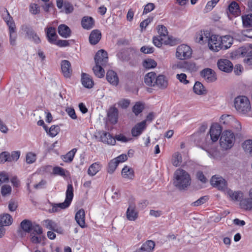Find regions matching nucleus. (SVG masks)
<instances>
[{
	"mask_svg": "<svg viewBox=\"0 0 252 252\" xmlns=\"http://www.w3.org/2000/svg\"><path fill=\"white\" fill-rule=\"evenodd\" d=\"M191 178L189 173L182 169H178L174 174L173 184L180 190H184L189 187Z\"/></svg>",
	"mask_w": 252,
	"mask_h": 252,
	"instance_id": "nucleus-1",
	"label": "nucleus"
},
{
	"mask_svg": "<svg viewBox=\"0 0 252 252\" xmlns=\"http://www.w3.org/2000/svg\"><path fill=\"white\" fill-rule=\"evenodd\" d=\"M234 105L236 111L241 114H246L251 109L249 99L243 95L238 96L234 99Z\"/></svg>",
	"mask_w": 252,
	"mask_h": 252,
	"instance_id": "nucleus-2",
	"label": "nucleus"
},
{
	"mask_svg": "<svg viewBox=\"0 0 252 252\" xmlns=\"http://www.w3.org/2000/svg\"><path fill=\"white\" fill-rule=\"evenodd\" d=\"M235 141V136L231 130H226L222 132L220 137V143L223 149H230L233 146Z\"/></svg>",
	"mask_w": 252,
	"mask_h": 252,
	"instance_id": "nucleus-3",
	"label": "nucleus"
},
{
	"mask_svg": "<svg viewBox=\"0 0 252 252\" xmlns=\"http://www.w3.org/2000/svg\"><path fill=\"white\" fill-rule=\"evenodd\" d=\"M73 197V188L71 184L67 185L65 192V199L63 203L55 204L53 205L52 211L58 212L60 209H64L67 208L70 204Z\"/></svg>",
	"mask_w": 252,
	"mask_h": 252,
	"instance_id": "nucleus-4",
	"label": "nucleus"
},
{
	"mask_svg": "<svg viewBox=\"0 0 252 252\" xmlns=\"http://www.w3.org/2000/svg\"><path fill=\"white\" fill-rule=\"evenodd\" d=\"M192 50L186 44H181L176 49V57L179 60H186L191 57Z\"/></svg>",
	"mask_w": 252,
	"mask_h": 252,
	"instance_id": "nucleus-5",
	"label": "nucleus"
},
{
	"mask_svg": "<svg viewBox=\"0 0 252 252\" xmlns=\"http://www.w3.org/2000/svg\"><path fill=\"white\" fill-rule=\"evenodd\" d=\"M128 203V207L126 212V218L128 220L134 221L138 217V212L136 210L134 199H129Z\"/></svg>",
	"mask_w": 252,
	"mask_h": 252,
	"instance_id": "nucleus-6",
	"label": "nucleus"
},
{
	"mask_svg": "<svg viewBox=\"0 0 252 252\" xmlns=\"http://www.w3.org/2000/svg\"><path fill=\"white\" fill-rule=\"evenodd\" d=\"M21 30L26 33L27 37L29 40L36 44L40 43V38L31 27L24 25L21 26Z\"/></svg>",
	"mask_w": 252,
	"mask_h": 252,
	"instance_id": "nucleus-7",
	"label": "nucleus"
},
{
	"mask_svg": "<svg viewBox=\"0 0 252 252\" xmlns=\"http://www.w3.org/2000/svg\"><path fill=\"white\" fill-rule=\"evenodd\" d=\"M220 122L221 124L232 126H233V124H235L238 130L241 128L240 123L235 120L234 117L230 115H222L220 118Z\"/></svg>",
	"mask_w": 252,
	"mask_h": 252,
	"instance_id": "nucleus-8",
	"label": "nucleus"
},
{
	"mask_svg": "<svg viewBox=\"0 0 252 252\" xmlns=\"http://www.w3.org/2000/svg\"><path fill=\"white\" fill-rule=\"evenodd\" d=\"M108 60L107 53L103 49L98 51L94 57L95 64L105 66L108 63Z\"/></svg>",
	"mask_w": 252,
	"mask_h": 252,
	"instance_id": "nucleus-9",
	"label": "nucleus"
},
{
	"mask_svg": "<svg viewBox=\"0 0 252 252\" xmlns=\"http://www.w3.org/2000/svg\"><path fill=\"white\" fill-rule=\"evenodd\" d=\"M212 186L218 188L219 190H224L226 188V182L221 177L215 175L210 180Z\"/></svg>",
	"mask_w": 252,
	"mask_h": 252,
	"instance_id": "nucleus-10",
	"label": "nucleus"
},
{
	"mask_svg": "<svg viewBox=\"0 0 252 252\" xmlns=\"http://www.w3.org/2000/svg\"><path fill=\"white\" fill-rule=\"evenodd\" d=\"M220 37L216 35H212L208 44L209 48L213 52H218L221 49Z\"/></svg>",
	"mask_w": 252,
	"mask_h": 252,
	"instance_id": "nucleus-11",
	"label": "nucleus"
},
{
	"mask_svg": "<svg viewBox=\"0 0 252 252\" xmlns=\"http://www.w3.org/2000/svg\"><path fill=\"white\" fill-rule=\"evenodd\" d=\"M212 35L208 31H201L196 34L195 41L201 44L208 43L211 39Z\"/></svg>",
	"mask_w": 252,
	"mask_h": 252,
	"instance_id": "nucleus-12",
	"label": "nucleus"
},
{
	"mask_svg": "<svg viewBox=\"0 0 252 252\" xmlns=\"http://www.w3.org/2000/svg\"><path fill=\"white\" fill-rule=\"evenodd\" d=\"M217 64L219 69L222 71L230 72L232 70L233 64L227 59H221L219 60L218 61Z\"/></svg>",
	"mask_w": 252,
	"mask_h": 252,
	"instance_id": "nucleus-13",
	"label": "nucleus"
},
{
	"mask_svg": "<svg viewBox=\"0 0 252 252\" xmlns=\"http://www.w3.org/2000/svg\"><path fill=\"white\" fill-rule=\"evenodd\" d=\"M221 131V127L219 125L215 124L211 126L209 132L212 141L216 142L219 139Z\"/></svg>",
	"mask_w": 252,
	"mask_h": 252,
	"instance_id": "nucleus-14",
	"label": "nucleus"
},
{
	"mask_svg": "<svg viewBox=\"0 0 252 252\" xmlns=\"http://www.w3.org/2000/svg\"><path fill=\"white\" fill-rule=\"evenodd\" d=\"M201 76L207 82H213L216 80L215 72L210 68H206L201 72Z\"/></svg>",
	"mask_w": 252,
	"mask_h": 252,
	"instance_id": "nucleus-15",
	"label": "nucleus"
},
{
	"mask_svg": "<svg viewBox=\"0 0 252 252\" xmlns=\"http://www.w3.org/2000/svg\"><path fill=\"white\" fill-rule=\"evenodd\" d=\"M62 72L66 78H69L72 74V68L70 63L67 60H63L61 63Z\"/></svg>",
	"mask_w": 252,
	"mask_h": 252,
	"instance_id": "nucleus-16",
	"label": "nucleus"
},
{
	"mask_svg": "<svg viewBox=\"0 0 252 252\" xmlns=\"http://www.w3.org/2000/svg\"><path fill=\"white\" fill-rule=\"evenodd\" d=\"M222 50H226L229 48L233 44V37L228 35L220 37Z\"/></svg>",
	"mask_w": 252,
	"mask_h": 252,
	"instance_id": "nucleus-17",
	"label": "nucleus"
},
{
	"mask_svg": "<svg viewBox=\"0 0 252 252\" xmlns=\"http://www.w3.org/2000/svg\"><path fill=\"white\" fill-rule=\"evenodd\" d=\"M146 127V121L137 124L131 129L132 135L134 137L139 136Z\"/></svg>",
	"mask_w": 252,
	"mask_h": 252,
	"instance_id": "nucleus-18",
	"label": "nucleus"
},
{
	"mask_svg": "<svg viewBox=\"0 0 252 252\" xmlns=\"http://www.w3.org/2000/svg\"><path fill=\"white\" fill-rule=\"evenodd\" d=\"M100 140L108 144L114 145L116 143V140L109 133L103 131L100 133Z\"/></svg>",
	"mask_w": 252,
	"mask_h": 252,
	"instance_id": "nucleus-19",
	"label": "nucleus"
},
{
	"mask_svg": "<svg viewBox=\"0 0 252 252\" xmlns=\"http://www.w3.org/2000/svg\"><path fill=\"white\" fill-rule=\"evenodd\" d=\"M226 194L232 200L240 202L243 197V193L241 191H233L228 189L226 190Z\"/></svg>",
	"mask_w": 252,
	"mask_h": 252,
	"instance_id": "nucleus-20",
	"label": "nucleus"
},
{
	"mask_svg": "<svg viewBox=\"0 0 252 252\" xmlns=\"http://www.w3.org/2000/svg\"><path fill=\"white\" fill-rule=\"evenodd\" d=\"M45 32L48 41L51 44H54L58 37L55 28L49 27L46 29Z\"/></svg>",
	"mask_w": 252,
	"mask_h": 252,
	"instance_id": "nucleus-21",
	"label": "nucleus"
},
{
	"mask_svg": "<svg viewBox=\"0 0 252 252\" xmlns=\"http://www.w3.org/2000/svg\"><path fill=\"white\" fill-rule=\"evenodd\" d=\"M85 216V211L83 209L78 210L75 214V219L78 225L82 228L86 227Z\"/></svg>",
	"mask_w": 252,
	"mask_h": 252,
	"instance_id": "nucleus-22",
	"label": "nucleus"
},
{
	"mask_svg": "<svg viewBox=\"0 0 252 252\" xmlns=\"http://www.w3.org/2000/svg\"><path fill=\"white\" fill-rule=\"evenodd\" d=\"M42 224L47 229L51 230L54 232H59L60 228L59 227L58 224L54 221L51 220H46L42 221Z\"/></svg>",
	"mask_w": 252,
	"mask_h": 252,
	"instance_id": "nucleus-23",
	"label": "nucleus"
},
{
	"mask_svg": "<svg viewBox=\"0 0 252 252\" xmlns=\"http://www.w3.org/2000/svg\"><path fill=\"white\" fill-rule=\"evenodd\" d=\"M107 81L112 85L117 86L119 83V78L117 73L113 70H108L106 73Z\"/></svg>",
	"mask_w": 252,
	"mask_h": 252,
	"instance_id": "nucleus-24",
	"label": "nucleus"
},
{
	"mask_svg": "<svg viewBox=\"0 0 252 252\" xmlns=\"http://www.w3.org/2000/svg\"><path fill=\"white\" fill-rule=\"evenodd\" d=\"M59 34L63 38H68L70 36L71 32L70 28L64 24H61L58 27Z\"/></svg>",
	"mask_w": 252,
	"mask_h": 252,
	"instance_id": "nucleus-25",
	"label": "nucleus"
},
{
	"mask_svg": "<svg viewBox=\"0 0 252 252\" xmlns=\"http://www.w3.org/2000/svg\"><path fill=\"white\" fill-rule=\"evenodd\" d=\"M101 37V32L98 30H94L90 33L89 36L90 43L92 45H95L99 41Z\"/></svg>",
	"mask_w": 252,
	"mask_h": 252,
	"instance_id": "nucleus-26",
	"label": "nucleus"
},
{
	"mask_svg": "<svg viewBox=\"0 0 252 252\" xmlns=\"http://www.w3.org/2000/svg\"><path fill=\"white\" fill-rule=\"evenodd\" d=\"M81 25L84 29L90 30L94 26V19L89 16H84L81 21Z\"/></svg>",
	"mask_w": 252,
	"mask_h": 252,
	"instance_id": "nucleus-27",
	"label": "nucleus"
},
{
	"mask_svg": "<svg viewBox=\"0 0 252 252\" xmlns=\"http://www.w3.org/2000/svg\"><path fill=\"white\" fill-rule=\"evenodd\" d=\"M81 82L83 86L87 88H92L94 86V81L92 77L85 73H82Z\"/></svg>",
	"mask_w": 252,
	"mask_h": 252,
	"instance_id": "nucleus-28",
	"label": "nucleus"
},
{
	"mask_svg": "<svg viewBox=\"0 0 252 252\" xmlns=\"http://www.w3.org/2000/svg\"><path fill=\"white\" fill-rule=\"evenodd\" d=\"M155 247V242L152 240H148L143 244L141 247L138 250L140 252H153Z\"/></svg>",
	"mask_w": 252,
	"mask_h": 252,
	"instance_id": "nucleus-29",
	"label": "nucleus"
},
{
	"mask_svg": "<svg viewBox=\"0 0 252 252\" xmlns=\"http://www.w3.org/2000/svg\"><path fill=\"white\" fill-rule=\"evenodd\" d=\"M118 110L115 107H111L108 112L109 121L112 124H116L118 121Z\"/></svg>",
	"mask_w": 252,
	"mask_h": 252,
	"instance_id": "nucleus-30",
	"label": "nucleus"
},
{
	"mask_svg": "<svg viewBox=\"0 0 252 252\" xmlns=\"http://www.w3.org/2000/svg\"><path fill=\"white\" fill-rule=\"evenodd\" d=\"M156 74L151 72L146 74L144 78L145 84L149 86H155L156 85Z\"/></svg>",
	"mask_w": 252,
	"mask_h": 252,
	"instance_id": "nucleus-31",
	"label": "nucleus"
},
{
	"mask_svg": "<svg viewBox=\"0 0 252 252\" xmlns=\"http://www.w3.org/2000/svg\"><path fill=\"white\" fill-rule=\"evenodd\" d=\"M101 168V165L98 162H96L91 164L88 170V174L90 176L95 175Z\"/></svg>",
	"mask_w": 252,
	"mask_h": 252,
	"instance_id": "nucleus-32",
	"label": "nucleus"
},
{
	"mask_svg": "<svg viewBox=\"0 0 252 252\" xmlns=\"http://www.w3.org/2000/svg\"><path fill=\"white\" fill-rule=\"evenodd\" d=\"M228 9L229 12L235 16H238L241 12L238 3L235 1H232L229 4Z\"/></svg>",
	"mask_w": 252,
	"mask_h": 252,
	"instance_id": "nucleus-33",
	"label": "nucleus"
},
{
	"mask_svg": "<svg viewBox=\"0 0 252 252\" xmlns=\"http://www.w3.org/2000/svg\"><path fill=\"white\" fill-rule=\"evenodd\" d=\"M243 27L252 28V13L246 14L241 16Z\"/></svg>",
	"mask_w": 252,
	"mask_h": 252,
	"instance_id": "nucleus-34",
	"label": "nucleus"
},
{
	"mask_svg": "<svg viewBox=\"0 0 252 252\" xmlns=\"http://www.w3.org/2000/svg\"><path fill=\"white\" fill-rule=\"evenodd\" d=\"M240 207L248 211H252V199L249 196L248 198L242 199L240 202Z\"/></svg>",
	"mask_w": 252,
	"mask_h": 252,
	"instance_id": "nucleus-35",
	"label": "nucleus"
},
{
	"mask_svg": "<svg viewBox=\"0 0 252 252\" xmlns=\"http://www.w3.org/2000/svg\"><path fill=\"white\" fill-rule=\"evenodd\" d=\"M155 83L156 85L161 89H165L168 85V82L166 77L162 75H159L156 77Z\"/></svg>",
	"mask_w": 252,
	"mask_h": 252,
	"instance_id": "nucleus-36",
	"label": "nucleus"
},
{
	"mask_svg": "<svg viewBox=\"0 0 252 252\" xmlns=\"http://www.w3.org/2000/svg\"><path fill=\"white\" fill-rule=\"evenodd\" d=\"M9 33V41L11 45L16 44V41L17 38L16 26L14 27L10 26L8 28Z\"/></svg>",
	"mask_w": 252,
	"mask_h": 252,
	"instance_id": "nucleus-37",
	"label": "nucleus"
},
{
	"mask_svg": "<svg viewBox=\"0 0 252 252\" xmlns=\"http://www.w3.org/2000/svg\"><path fill=\"white\" fill-rule=\"evenodd\" d=\"M122 175L125 179H132L134 177V171L132 168L125 166L122 170Z\"/></svg>",
	"mask_w": 252,
	"mask_h": 252,
	"instance_id": "nucleus-38",
	"label": "nucleus"
},
{
	"mask_svg": "<svg viewBox=\"0 0 252 252\" xmlns=\"http://www.w3.org/2000/svg\"><path fill=\"white\" fill-rule=\"evenodd\" d=\"M242 147L247 155L252 157V140H245L242 144Z\"/></svg>",
	"mask_w": 252,
	"mask_h": 252,
	"instance_id": "nucleus-39",
	"label": "nucleus"
},
{
	"mask_svg": "<svg viewBox=\"0 0 252 252\" xmlns=\"http://www.w3.org/2000/svg\"><path fill=\"white\" fill-rule=\"evenodd\" d=\"M12 222V218L9 214H6L0 216V224L7 226L10 225Z\"/></svg>",
	"mask_w": 252,
	"mask_h": 252,
	"instance_id": "nucleus-40",
	"label": "nucleus"
},
{
	"mask_svg": "<svg viewBox=\"0 0 252 252\" xmlns=\"http://www.w3.org/2000/svg\"><path fill=\"white\" fill-rule=\"evenodd\" d=\"M77 149L74 148L68 152L66 155L62 157V159L65 162H71L74 158Z\"/></svg>",
	"mask_w": 252,
	"mask_h": 252,
	"instance_id": "nucleus-41",
	"label": "nucleus"
},
{
	"mask_svg": "<svg viewBox=\"0 0 252 252\" xmlns=\"http://www.w3.org/2000/svg\"><path fill=\"white\" fill-rule=\"evenodd\" d=\"M104 66L102 65L95 64L93 67V70L96 76L98 78H101L104 77L105 71L103 68Z\"/></svg>",
	"mask_w": 252,
	"mask_h": 252,
	"instance_id": "nucleus-42",
	"label": "nucleus"
},
{
	"mask_svg": "<svg viewBox=\"0 0 252 252\" xmlns=\"http://www.w3.org/2000/svg\"><path fill=\"white\" fill-rule=\"evenodd\" d=\"M182 161V158L181 154L179 152L175 153L172 158L173 165L176 167L179 166L181 165Z\"/></svg>",
	"mask_w": 252,
	"mask_h": 252,
	"instance_id": "nucleus-43",
	"label": "nucleus"
},
{
	"mask_svg": "<svg viewBox=\"0 0 252 252\" xmlns=\"http://www.w3.org/2000/svg\"><path fill=\"white\" fill-rule=\"evenodd\" d=\"M20 226L24 231L29 233L31 231L32 223L31 221L25 220L21 222Z\"/></svg>",
	"mask_w": 252,
	"mask_h": 252,
	"instance_id": "nucleus-44",
	"label": "nucleus"
},
{
	"mask_svg": "<svg viewBox=\"0 0 252 252\" xmlns=\"http://www.w3.org/2000/svg\"><path fill=\"white\" fill-rule=\"evenodd\" d=\"M193 89L194 92L197 94H202L205 92L203 85L199 82H195Z\"/></svg>",
	"mask_w": 252,
	"mask_h": 252,
	"instance_id": "nucleus-45",
	"label": "nucleus"
},
{
	"mask_svg": "<svg viewBox=\"0 0 252 252\" xmlns=\"http://www.w3.org/2000/svg\"><path fill=\"white\" fill-rule=\"evenodd\" d=\"M157 65L156 62L152 59L145 60L143 62V66L146 68H152L155 67Z\"/></svg>",
	"mask_w": 252,
	"mask_h": 252,
	"instance_id": "nucleus-46",
	"label": "nucleus"
},
{
	"mask_svg": "<svg viewBox=\"0 0 252 252\" xmlns=\"http://www.w3.org/2000/svg\"><path fill=\"white\" fill-rule=\"evenodd\" d=\"M118 162H117L115 159H113L109 162L108 164L107 171L110 174H112L116 170L117 167L118 165Z\"/></svg>",
	"mask_w": 252,
	"mask_h": 252,
	"instance_id": "nucleus-47",
	"label": "nucleus"
},
{
	"mask_svg": "<svg viewBox=\"0 0 252 252\" xmlns=\"http://www.w3.org/2000/svg\"><path fill=\"white\" fill-rule=\"evenodd\" d=\"M185 69L187 70L193 72L197 70V67L193 62L185 61Z\"/></svg>",
	"mask_w": 252,
	"mask_h": 252,
	"instance_id": "nucleus-48",
	"label": "nucleus"
},
{
	"mask_svg": "<svg viewBox=\"0 0 252 252\" xmlns=\"http://www.w3.org/2000/svg\"><path fill=\"white\" fill-rule=\"evenodd\" d=\"M144 106L140 102H136L132 108V111L136 116L139 114L143 110Z\"/></svg>",
	"mask_w": 252,
	"mask_h": 252,
	"instance_id": "nucleus-49",
	"label": "nucleus"
},
{
	"mask_svg": "<svg viewBox=\"0 0 252 252\" xmlns=\"http://www.w3.org/2000/svg\"><path fill=\"white\" fill-rule=\"evenodd\" d=\"M11 187L9 185H4L1 187L0 192L3 196H6L11 193Z\"/></svg>",
	"mask_w": 252,
	"mask_h": 252,
	"instance_id": "nucleus-50",
	"label": "nucleus"
},
{
	"mask_svg": "<svg viewBox=\"0 0 252 252\" xmlns=\"http://www.w3.org/2000/svg\"><path fill=\"white\" fill-rule=\"evenodd\" d=\"M53 173L56 175H60L62 177H64L65 175V170L63 168L59 166H56L53 169Z\"/></svg>",
	"mask_w": 252,
	"mask_h": 252,
	"instance_id": "nucleus-51",
	"label": "nucleus"
},
{
	"mask_svg": "<svg viewBox=\"0 0 252 252\" xmlns=\"http://www.w3.org/2000/svg\"><path fill=\"white\" fill-rule=\"evenodd\" d=\"M6 161L10 162L9 153L8 152H3L0 154V163H4Z\"/></svg>",
	"mask_w": 252,
	"mask_h": 252,
	"instance_id": "nucleus-52",
	"label": "nucleus"
},
{
	"mask_svg": "<svg viewBox=\"0 0 252 252\" xmlns=\"http://www.w3.org/2000/svg\"><path fill=\"white\" fill-rule=\"evenodd\" d=\"M7 16L3 18L4 21L6 23L8 28H10V26L14 27L15 26V23L13 20L12 18L10 16L7 10H6Z\"/></svg>",
	"mask_w": 252,
	"mask_h": 252,
	"instance_id": "nucleus-53",
	"label": "nucleus"
},
{
	"mask_svg": "<svg viewBox=\"0 0 252 252\" xmlns=\"http://www.w3.org/2000/svg\"><path fill=\"white\" fill-rule=\"evenodd\" d=\"M59 130L60 128L58 126L53 125L50 127L48 133L50 136L54 137L58 134Z\"/></svg>",
	"mask_w": 252,
	"mask_h": 252,
	"instance_id": "nucleus-54",
	"label": "nucleus"
},
{
	"mask_svg": "<svg viewBox=\"0 0 252 252\" xmlns=\"http://www.w3.org/2000/svg\"><path fill=\"white\" fill-rule=\"evenodd\" d=\"M36 155L32 152L27 153L26 155V162L28 164L32 163L35 161L36 157Z\"/></svg>",
	"mask_w": 252,
	"mask_h": 252,
	"instance_id": "nucleus-55",
	"label": "nucleus"
},
{
	"mask_svg": "<svg viewBox=\"0 0 252 252\" xmlns=\"http://www.w3.org/2000/svg\"><path fill=\"white\" fill-rule=\"evenodd\" d=\"M31 231H32V233L36 235L41 234L43 232L42 227L39 224H36L35 223L32 224Z\"/></svg>",
	"mask_w": 252,
	"mask_h": 252,
	"instance_id": "nucleus-56",
	"label": "nucleus"
},
{
	"mask_svg": "<svg viewBox=\"0 0 252 252\" xmlns=\"http://www.w3.org/2000/svg\"><path fill=\"white\" fill-rule=\"evenodd\" d=\"M54 44L60 47H66L70 45V40L60 39L56 40Z\"/></svg>",
	"mask_w": 252,
	"mask_h": 252,
	"instance_id": "nucleus-57",
	"label": "nucleus"
},
{
	"mask_svg": "<svg viewBox=\"0 0 252 252\" xmlns=\"http://www.w3.org/2000/svg\"><path fill=\"white\" fill-rule=\"evenodd\" d=\"M158 33L160 36L165 37L168 34L167 28L163 25H158Z\"/></svg>",
	"mask_w": 252,
	"mask_h": 252,
	"instance_id": "nucleus-58",
	"label": "nucleus"
},
{
	"mask_svg": "<svg viewBox=\"0 0 252 252\" xmlns=\"http://www.w3.org/2000/svg\"><path fill=\"white\" fill-rule=\"evenodd\" d=\"M208 197L207 196H204L202 197H201L200 198H199L196 201H194L192 203V205L194 206H198L199 205H201L205 203L206 202V201L208 200Z\"/></svg>",
	"mask_w": 252,
	"mask_h": 252,
	"instance_id": "nucleus-59",
	"label": "nucleus"
},
{
	"mask_svg": "<svg viewBox=\"0 0 252 252\" xmlns=\"http://www.w3.org/2000/svg\"><path fill=\"white\" fill-rule=\"evenodd\" d=\"M63 6H64L65 12L66 14L70 13L73 10L72 5L68 1H63Z\"/></svg>",
	"mask_w": 252,
	"mask_h": 252,
	"instance_id": "nucleus-60",
	"label": "nucleus"
},
{
	"mask_svg": "<svg viewBox=\"0 0 252 252\" xmlns=\"http://www.w3.org/2000/svg\"><path fill=\"white\" fill-rule=\"evenodd\" d=\"M65 111L72 119L76 120L77 119V115L74 109L72 107H67L65 109Z\"/></svg>",
	"mask_w": 252,
	"mask_h": 252,
	"instance_id": "nucleus-61",
	"label": "nucleus"
},
{
	"mask_svg": "<svg viewBox=\"0 0 252 252\" xmlns=\"http://www.w3.org/2000/svg\"><path fill=\"white\" fill-rule=\"evenodd\" d=\"M20 156V151H13L11 152V154H9V159H10V162L14 161H17Z\"/></svg>",
	"mask_w": 252,
	"mask_h": 252,
	"instance_id": "nucleus-62",
	"label": "nucleus"
},
{
	"mask_svg": "<svg viewBox=\"0 0 252 252\" xmlns=\"http://www.w3.org/2000/svg\"><path fill=\"white\" fill-rule=\"evenodd\" d=\"M18 207V203L16 201L11 199L8 203V209L10 211H15Z\"/></svg>",
	"mask_w": 252,
	"mask_h": 252,
	"instance_id": "nucleus-63",
	"label": "nucleus"
},
{
	"mask_svg": "<svg viewBox=\"0 0 252 252\" xmlns=\"http://www.w3.org/2000/svg\"><path fill=\"white\" fill-rule=\"evenodd\" d=\"M244 62L248 65H252V50L248 53L244 60Z\"/></svg>",
	"mask_w": 252,
	"mask_h": 252,
	"instance_id": "nucleus-64",
	"label": "nucleus"
}]
</instances>
